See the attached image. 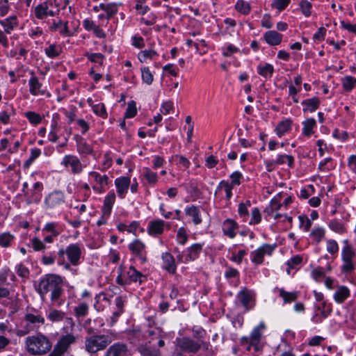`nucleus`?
<instances>
[{
	"mask_svg": "<svg viewBox=\"0 0 356 356\" xmlns=\"http://www.w3.org/2000/svg\"><path fill=\"white\" fill-rule=\"evenodd\" d=\"M36 291L42 298L51 292L50 299L51 303L59 307L64 303L62 296L64 293L63 279L56 274H47L40 278Z\"/></svg>",
	"mask_w": 356,
	"mask_h": 356,
	"instance_id": "f257e3e1",
	"label": "nucleus"
},
{
	"mask_svg": "<svg viewBox=\"0 0 356 356\" xmlns=\"http://www.w3.org/2000/svg\"><path fill=\"white\" fill-rule=\"evenodd\" d=\"M27 351L32 355H42L51 348V343L42 334L28 337L25 340Z\"/></svg>",
	"mask_w": 356,
	"mask_h": 356,
	"instance_id": "f03ea898",
	"label": "nucleus"
},
{
	"mask_svg": "<svg viewBox=\"0 0 356 356\" xmlns=\"http://www.w3.org/2000/svg\"><path fill=\"white\" fill-rule=\"evenodd\" d=\"M112 342V338L107 334H92L86 338L85 347L90 353L104 350Z\"/></svg>",
	"mask_w": 356,
	"mask_h": 356,
	"instance_id": "7ed1b4c3",
	"label": "nucleus"
},
{
	"mask_svg": "<svg viewBox=\"0 0 356 356\" xmlns=\"http://www.w3.org/2000/svg\"><path fill=\"white\" fill-rule=\"evenodd\" d=\"M176 341L177 350L181 351V353L177 352L179 356H181L182 353H197L201 348L200 341H196L188 337L178 338Z\"/></svg>",
	"mask_w": 356,
	"mask_h": 356,
	"instance_id": "20e7f679",
	"label": "nucleus"
},
{
	"mask_svg": "<svg viewBox=\"0 0 356 356\" xmlns=\"http://www.w3.org/2000/svg\"><path fill=\"white\" fill-rule=\"evenodd\" d=\"M75 341L76 337L72 334L61 336L49 356L63 355Z\"/></svg>",
	"mask_w": 356,
	"mask_h": 356,
	"instance_id": "39448f33",
	"label": "nucleus"
},
{
	"mask_svg": "<svg viewBox=\"0 0 356 356\" xmlns=\"http://www.w3.org/2000/svg\"><path fill=\"white\" fill-rule=\"evenodd\" d=\"M65 202L64 193L54 191L47 195L44 199V204L47 209H54L60 207Z\"/></svg>",
	"mask_w": 356,
	"mask_h": 356,
	"instance_id": "423d86ee",
	"label": "nucleus"
},
{
	"mask_svg": "<svg viewBox=\"0 0 356 356\" xmlns=\"http://www.w3.org/2000/svg\"><path fill=\"white\" fill-rule=\"evenodd\" d=\"M276 245L264 244L257 250L251 253V261L256 264H261L264 261L265 254L270 255L275 248Z\"/></svg>",
	"mask_w": 356,
	"mask_h": 356,
	"instance_id": "0eeeda50",
	"label": "nucleus"
},
{
	"mask_svg": "<svg viewBox=\"0 0 356 356\" xmlns=\"http://www.w3.org/2000/svg\"><path fill=\"white\" fill-rule=\"evenodd\" d=\"M148 341L152 343L156 348H163L165 345L164 337V332L159 327L149 330L147 331Z\"/></svg>",
	"mask_w": 356,
	"mask_h": 356,
	"instance_id": "6e6552de",
	"label": "nucleus"
},
{
	"mask_svg": "<svg viewBox=\"0 0 356 356\" xmlns=\"http://www.w3.org/2000/svg\"><path fill=\"white\" fill-rule=\"evenodd\" d=\"M128 346L122 342H117L111 345L106 351L105 356H129Z\"/></svg>",
	"mask_w": 356,
	"mask_h": 356,
	"instance_id": "1a4fd4ad",
	"label": "nucleus"
},
{
	"mask_svg": "<svg viewBox=\"0 0 356 356\" xmlns=\"http://www.w3.org/2000/svg\"><path fill=\"white\" fill-rule=\"evenodd\" d=\"M66 255L70 264L73 266H77L81 255V247L77 243L69 245L66 249Z\"/></svg>",
	"mask_w": 356,
	"mask_h": 356,
	"instance_id": "9d476101",
	"label": "nucleus"
},
{
	"mask_svg": "<svg viewBox=\"0 0 356 356\" xmlns=\"http://www.w3.org/2000/svg\"><path fill=\"white\" fill-rule=\"evenodd\" d=\"M61 164L67 168L70 166L73 174H79L82 171L83 167L80 160L74 155L64 156Z\"/></svg>",
	"mask_w": 356,
	"mask_h": 356,
	"instance_id": "9b49d317",
	"label": "nucleus"
},
{
	"mask_svg": "<svg viewBox=\"0 0 356 356\" xmlns=\"http://www.w3.org/2000/svg\"><path fill=\"white\" fill-rule=\"evenodd\" d=\"M202 244L195 243L186 250V254L185 255L184 261H183L184 256L182 255H179L177 258L179 261L184 262H187L188 261H194L199 257L200 252L202 250Z\"/></svg>",
	"mask_w": 356,
	"mask_h": 356,
	"instance_id": "f8f14e48",
	"label": "nucleus"
},
{
	"mask_svg": "<svg viewBox=\"0 0 356 356\" xmlns=\"http://www.w3.org/2000/svg\"><path fill=\"white\" fill-rule=\"evenodd\" d=\"M138 351L143 356H161V352L149 341L145 343L140 344L137 348Z\"/></svg>",
	"mask_w": 356,
	"mask_h": 356,
	"instance_id": "ddd939ff",
	"label": "nucleus"
},
{
	"mask_svg": "<svg viewBox=\"0 0 356 356\" xmlns=\"http://www.w3.org/2000/svg\"><path fill=\"white\" fill-rule=\"evenodd\" d=\"M30 74H31V77L29 81V92L34 96L39 94L42 95H44L46 91L41 89L42 84L39 81L38 77L35 76L33 71H31Z\"/></svg>",
	"mask_w": 356,
	"mask_h": 356,
	"instance_id": "4468645a",
	"label": "nucleus"
},
{
	"mask_svg": "<svg viewBox=\"0 0 356 356\" xmlns=\"http://www.w3.org/2000/svg\"><path fill=\"white\" fill-rule=\"evenodd\" d=\"M261 337L259 327H257L252 331L250 337H244L241 339V343H247L249 346H254L255 350H258V344Z\"/></svg>",
	"mask_w": 356,
	"mask_h": 356,
	"instance_id": "2eb2a0df",
	"label": "nucleus"
},
{
	"mask_svg": "<svg viewBox=\"0 0 356 356\" xmlns=\"http://www.w3.org/2000/svg\"><path fill=\"white\" fill-rule=\"evenodd\" d=\"M131 179L128 177H121L115 180L117 192L121 198L124 197L130 185Z\"/></svg>",
	"mask_w": 356,
	"mask_h": 356,
	"instance_id": "dca6fc26",
	"label": "nucleus"
},
{
	"mask_svg": "<svg viewBox=\"0 0 356 356\" xmlns=\"http://www.w3.org/2000/svg\"><path fill=\"white\" fill-rule=\"evenodd\" d=\"M129 284L131 282H138L140 284L147 279L146 276L140 271L137 270L134 266H131L127 272Z\"/></svg>",
	"mask_w": 356,
	"mask_h": 356,
	"instance_id": "f3484780",
	"label": "nucleus"
},
{
	"mask_svg": "<svg viewBox=\"0 0 356 356\" xmlns=\"http://www.w3.org/2000/svg\"><path fill=\"white\" fill-rule=\"evenodd\" d=\"M238 227V225L236 222H235L234 220L227 218L226 219L223 223H222V232L223 234L231 238H233L236 236V229H237Z\"/></svg>",
	"mask_w": 356,
	"mask_h": 356,
	"instance_id": "a211bd4d",
	"label": "nucleus"
},
{
	"mask_svg": "<svg viewBox=\"0 0 356 356\" xmlns=\"http://www.w3.org/2000/svg\"><path fill=\"white\" fill-rule=\"evenodd\" d=\"M161 257L163 262V268L168 273L175 274L177 267L174 257L169 252H164Z\"/></svg>",
	"mask_w": 356,
	"mask_h": 356,
	"instance_id": "6ab92c4d",
	"label": "nucleus"
},
{
	"mask_svg": "<svg viewBox=\"0 0 356 356\" xmlns=\"http://www.w3.org/2000/svg\"><path fill=\"white\" fill-rule=\"evenodd\" d=\"M115 202V194L113 191H110L104 197V205L102 209V212L104 213V216H110Z\"/></svg>",
	"mask_w": 356,
	"mask_h": 356,
	"instance_id": "aec40b11",
	"label": "nucleus"
},
{
	"mask_svg": "<svg viewBox=\"0 0 356 356\" xmlns=\"http://www.w3.org/2000/svg\"><path fill=\"white\" fill-rule=\"evenodd\" d=\"M264 40L270 46L280 44L282 40V35L276 31H268L263 35Z\"/></svg>",
	"mask_w": 356,
	"mask_h": 356,
	"instance_id": "412c9836",
	"label": "nucleus"
},
{
	"mask_svg": "<svg viewBox=\"0 0 356 356\" xmlns=\"http://www.w3.org/2000/svg\"><path fill=\"white\" fill-rule=\"evenodd\" d=\"M165 222L158 219L152 220L149 222L147 227V232L150 235L161 234L164 230Z\"/></svg>",
	"mask_w": 356,
	"mask_h": 356,
	"instance_id": "4be33fe9",
	"label": "nucleus"
},
{
	"mask_svg": "<svg viewBox=\"0 0 356 356\" xmlns=\"http://www.w3.org/2000/svg\"><path fill=\"white\" fill-rule=\"evenodd\" d=\"M302 105L304 106L303 112H314L320 105V99L318 97H314L310 99H307L303 100L301 102Z\"/></svg>",
	"mask_w": 356,
	"mask_h": 356,
	"instance_id": "5701e85b",
	"label": "nucleus"
},
{
	"mask_svg": "<svg viewBox=\"0 0 356 356\" xmlns=\"http://www.w3.org/2000/svg\"><path fill=\"white\" fill-rule=\"evenodd\" d=\"M126 302V298L122 296H118L115 298V304L116 310L113 312L112 322L116 321L117 318L124 312V306Z\"/></svg>",
	"mask_w": 356,
	"mask_h": 356,
	"instance_id": "b1692460",
	"label": "nucleus"
},
{
	"mask_svg": "<svg viewBox=\"0 0 356 356\" xmlns=\"http://www.w3.org/2000/svg\"><path fill=\"white\" fill-rule=\"evenodd\" d=\"M185 213L187 216L193 218V222L195 225H199L202 222V218L200 216V211L198 207L192 205L186 207Z\"/></svg>",
	"mask_w": 356,
	"mask_h": 356,
	"instance_id": "393cba45",
	"label": "nucleus"
},
{
	"mask_svg": "<svg viewBox=\"0 0 356 356\" xmlns=\"http://www.w3.org/2000/svg\"><path fill=\"white\" fill-rule=\"evenodd\" d=\"M15 236L9 232L0 234V246L3 248H8L15 243Z\"/></svg>",
	"mask_w": 356,
	"mask_h": 356,
	"instance_id": "a878e982",
	"label": "nucleus"
},
{
	"mask_svg": "<svg viewBox=\"0 0 356 356\" xmlns=\"http://www.w3.org/2000/svg\"><path fill=\"white\" fill-rule=\"evenodd\" d=\"M350 291L348 287L341 286L334 294V299L337 303H343L349 297Z\"/></svg>",
	"mask_w": 356,
	"mask_h": 356,
	"instance_id": "bb28decb",
	"label": "nucleus"
},
{
	"mask_svg": "<svg viewBox=\"0 0 356 356\" xmlns=\"http://www.w3.org/2000/svg\"><path fill=\"white\" fill-rule=\"evenodd\" d=\"M118 6H121V3H110L108 4H99L101 10H104L106 13L107 19H110L111 17L117 14Z\"/></svg>",
	"mask_w": 356,
	"mask_h": 356,
	"instance_id": "cd10ccee",
	"label": "nucleus"
},
{
	"mask_svg": "<svg viewBox=\"0 0 356 356\" xmlns=\"http://www.w3.org/2000/svg\"><path fill=\"white\" fill-rule=\"evenodd\" d=\"M257 72L265 79L270 78L274 72V67L269 63L260 64L257 66Z\"/></svg>",
	"mask_w": 356,
	"mask_h": 356,
	"instance_id": "c85d7f7f",
	"label": "nucleus"
},
{
	"mask_svg": "<svg viewBox=\"0 0 356 356\" xmlns=\"http://www.w3.org/2000/svg\"><path fill=\"white\" fill-rule=\"evenodd\" d=\"M279 296L283 299L284 303H290L295 301L298 297V292H288L284 289H278Z\"/></svg>",
	"mask_w": 356,
	"mask_h": 356,
	"instance_id": "c756f323",
	"label": "nucleus"
},
{
	"mask_svg": "<svg viewBox=\"0 0 356 356\" xmlns=\"http://www.w3.org/2000/svg\"><path fill=\"white\" fill-rule=\"evenodd\" d=\"M291 121L290 120H285L280 122L275 128V131L279 137H282L291 128Z\"/></svg>",
	"mask_w": 356,
	"mask_h": 356,
	"instance_id": "7c9ffc66",
	"label": "nucleus"
},
{
	"mask_svg": "<svg viewBox=\"0 0 356 356\" xmlns=\"http://www.w3.org/2000/svg\"><path fill=\"white\" fill-rule=\"evenodd\" d=\"M302 134L305 136H310L313 133V128L316 126V120L314 118H308L303 122Z\"/></svg>",
	"mask_w": 356,
	"mask_h": 356,
	"instance_id": "2f4dec72",
	"label": "nucleus"
},
{
	"mask_svg": "<svg viewBox=\"0 0 356 356\" xmlns=\"http://www.w3.org/2000/svg\"><path fill=\"white\" fill-rule=\"evenodd\" d=\"M341 84L345 91L350 92L356 86V78L351 76H346L341 79Z\"/></svg>",
	"mask_w": 356,
	"mask_h": 356,
	"instance_id": "473e14b6",
	"label": "nucleus"
},
{
	"mask_svg": "<svg viewBox=\"0 0 356 356\" xmlns=\"http://www.w3.org/2000/svg\"><path fill=\"white\" fill-rule=\"evenodd\" d=\"M222 188L225 189V192L226 193V199L227 200H229L232 196V191L233 188V186L231 184L228 183L227 181H225L224 180L221 181L216 188L215 195H216L217 193Z\"/></svg>",
	"mask_w": 356,
	"mask_h": 356,
	"instance_id": "72a5a7b5",
	"label": "nucleus"
},
{
	"mask_svg": "<svg viewBox=\"0 0 356 356\" xmlns=\"http://www.w3.org/2000/svg\"><path fill=\"white\" fill-rule=\"evenodd\" d=\"M145 248V245L138 239L134 240L132 243L129 245V249L132 254L136 255H140Z\"/></svg>",
	"mask_w": 356,
	"mask_h": 356,
	"instance_id": "f704fd0d",
	"label": "nucleus"
},
{
	"mask_svg": "<svg viewBox=\"0 0 356 356\" xmlns=\"http://www.w3.org/2000/svg\"><path fill=\"white\" fill-rule=\"evenodd\" d=\"M78 149L81 153L90 154L92 152V147L84 140V139L79 136H76Z\"/></svg>",
	"mask_w": 356,
	"mask_h": 356,
	"instance_id": "c9c22d12",
	"label": "nucleus"
},
{
	"mask_svg": "<svg viewBox=\"0 0 356 356\" xmlns=\"http://www.w3.org/2000/svg\"><path fill=\"white\" fill-rule=\"evenodd\" d=\"M89 307L86 302H81L74 307V312L75 316L79 318H83L88 314Z\"/></svg>",
	"mask_w": 356,
	"mask_h": 356,
	"instance_id": "e433bc0d",
	"label": "nucleus"
},
{
	"mask_svg": "<svg viewBox=\"0 0 356 356\" xmlns=\"http://www.w3.org/2000/svg\"><path fill=\"white\" fill-rule=\"evenodd\" d=\"M0 24L4 27V31L6 33L10 34L16 24V17L13 16L6 18L4 20L0 21Z\"/></svg>",
	"mask_w": 356,
	"mask_h": 356,
	"instance_id": "4c0bfd02",
	"label": "nucleus"
},
{
	"mask_svg": "<svg viewBox=\"0 0 356 356\" xmlns=\"http://www.w3.org/2000/svg\"><path fill=\"white\" fill-rule=\"evenodd\" d=\"M26 202L27 204L38 203L42 197V193L39 191H31V193H25Z\"/></svg>",
	"mask_w": 356,
	"mask_h": 356,
	"instance_id": "58836bf2",
	"label": "nucleus"
},
{
	"mask_svg": "<svg viewBox=\"0 0 356 356\" xmlns=\"http://www.w3.org/2000/svg\"><path fill=\"white\" fill-rule=\"evenodd\" d=\"M356 253L353 246H343L341 251V259L342 260H353L355 257Z\"/></svg>",
	"mask_w": 356,
	"mask_h": 356,
	"instance_id": "ea45409f",
	"label": "nucleus"
},
{
	"mask_svg": "<svg viewBox=\"0 0 356 356\" xmlns=\"http://www.w3.org/2000/svg\"><path fill=\"white\" fill-rule=\"evenodd\" d=\"M47 318L52 322L61 321L65 318V313L57 309H52L49 312Z\"/></svg>",
	"mask_w": 356,
	"mask_h": 356,
	"instance_id": "a19ab883",
	"label": "nucleus"
},
{
	"mask_svg": "<svg viewBox=\"0 0 356 356\" xmlns=\"http://www.w3.org/2000/svg\"><path fill=\"white\" fill-rule=\"evenodd\" d=\"M143 176L147 179L149 184H154L157 181V174L152 172L149 168H145L143 169Z\"/></svg>",
	"mask_w": 356,
	"mask_h": 356,
	"instance_id": "79ce46f5",
	"label": "nucleus"
},
{
	"mask_svg": "<svg viewBox=\"0 0 356 356\" xmlns=\"http://www.w3.org/2000/svg\"><path fill=\"white\" fill-rule=\"evenodd\" d=\"M46 55L50 58H56L61 53L60 48L58 47L56 44H52L49 47L44 49Z\"/></svg>",
	"mask_w": 356,
	"mask_h": 356,
	"instance_id": "37998d69",
	"label": "nucleus"
},
{
	"mask_svg": "<svg viewBox=\"0 0 356 356\" xmlns=\"http://www.w3.org/2000/svg\"><path fill=\"white\" fill-rule=\"evenodd\" d=\"M329 227L334 232L343 234L346 232L343 225L337 219H333L329 222Z\"/></svg>",
	"mask_w": 356,
	"mask_h": 356,
	"instance_id": "c03bdc74",
	"label": "nucleus"
},
{
	"mask_svg": "<svg viewBox=\"0 0 356 356\" xmlns=\"http://www.w3.org/2000/svg\"><path fill=\"white\" fill-rule=\"evenodd\" d=\"M24 115L30 123L35 125L40 124L42 121L40 115L33 111H27L24 113Z\"/></svg>",
	"mask_w": 356,
	"mask_h": 356,
	"instance_id": "a18cd8bd",
	"label": "nucleus"
},
{
	"mask_svg": "<svg viewBox=\"0 0 356 356\" xmlns=\"http://www.w3.org/2000/svg\"><path fill=\"white\" fill-rule=\"evenodd\" d=\"M35 15L39 19H42L47 16V6L46 3L40 4L35 8Z\"/></svg>",
	"mask_w": 356,
	"mask_h": 356,
	"instance_id": "49530a36",
	"label": "nucleus"
},
{
	"mask_svg": "<svg viewBox=\"0 0 356 356\" xmlns=\"http://www.w3.org/2000/svg\"><path fill=\"white\" fill-rule=\"evenodd\" d=\"M286 161L288 162V165L291 168L293 167V162H294V158L291 155H286V154H281L279 155L277 159L275 160V163L277 165H282L284 164Z\"/></svg>",
	"mask_w": 356,
	"mask_h": 356,
	"instance_id": "de8ad7c7",
	"label": "nucleus"
},
{
	"mask_svg": "<svg viewBox=\"0 0 356 356\" xmlns=\"http://www.w3.org/2000/svg\"><path fill=\"white\" fill-rule=\"evenodd\" d=\"M65 254H66L65 250L60 249L57 253V255L56 256V260L57 261L58 265H64L65 268L70 269V264L65 262Z\"/></svg>",
	"mask_w": 356,
	"mask_h": 356,
	"instance_id": "09e8293b",
	"label": "nucleus"
},
{
	"mask_svg": "<svg viewBox=\"0 0 356 356\" xmlns=\"http://www.w3.org/2000/svg\"><path fill=\"white\" fill-rule=\"evenodd\" d=\"M142 79L147 85L152 84L154 78L152 72H150L148 67H145L141 69Z\"/></svg>",
	"mask_w": 356,
	"mask_h": 356,
	"instance_id": "8fccbe9b",
	"label": "nucleus"
},
{
	"mask_svg": "<svg viewBox=\"0 0 356 356\" xmlns=\"http://www.w3.org/2000/svg\"><path fill=\"white\" fill-rule=\"evenodd\" d=\"M238 298L243 306L246 309H249V303L251 300L250 295L248 292L242 291L238 294Z\"/></svg>",
	"mask_w": 356,
	"mask_h": 356,
	"instance_id": "3c124183",
	"label": "nucleus"
},
{
	"mask_svg": "<svg viewBox=\"0 0 356 356\" xmlns=\"http://www.w3.org/2000/svg\"><path fill=\"white\" fill-rule=\"evenodd\" d=\"M310 236L318 243L325 236V229L323 227H316L312 231Z\"/></svg>",
	"mask_w": 356,
	"mask_h": 356,
	"instance_id": "603ef678",
	"label": "nucleus"
},
{
	"mask_svg": "<svg viewBox=\"0 0 356 356\" xmlns=\"http://www.w3.org/2000/svg\"><path fill=\"white\" fill-rule=\"evenodd\" d=\"M89 175L93 177L95 181L98 182L101 186L108 184V177L106 175L101 176L99 173L95 171L90 172Z\"/></svg>",
	"mask_w": 356,
	"mask_h": 356,
	"instance_id": "864d4df0",
	"label": "nucleus"
},
{
	"mask_svg": "<svg viewBox=\"0 0 356 356\" xmlns=\"http://www.w3.org/2000/svg\"><path fill=\"white\" fill-rule=\"evenodd\" d=\"M235 7L238 11L245 15L248 14L250 10L249 4L243 0H238Z\"/></svg>",
	"mask_w": 356,
	"mask_h": 356,
	"instance_id": "5fc2aeb1",
	"label": "nucleus"
},
{
	"mask_svg": "<svg viewBox=\"0 0 356 356\" xmlns=\"http://www.w3.org/2000/svg\"><path fill=\"white\" fill-rule=\"evenodd\" d=\"M137 113L136 103L134 101L128 103L127 111L124 114V118H134Z\"/></svg>",
	"mask_w": 356,
	"mask_h": 356,
	"instance_id": "6e6d98bb",
	"label": "nucleus"
},
{
	"mask_svg": "<svg viewBox=\"0 0 356 356\" xmlns=\"http://www.w3.org/2000/svg\"><path fill=\"white\" fill-rule=\"evenodd\" d=\"M25 320L30 323H44V318L40 315H34L32 314H28L25 316Z\"/></svg>",
	"mask_w": 356,
	"mask_h": 356,
	"instance_id": "4d7b16f0",
	"label": "nucleus"
},
{
	"mask_svg": "<svg viewBox=\"0 0 356 356\" xmlns=\"http://www.w3.org/2000/svg\"><path fill=\"white\" fill-rule=\"evenodd\" d=\"M312 6V3L307 0H302L300 3L301 11L306 17H309L311 15Z\"/></svg>",
	"mask_w": 356,
	"mask_h": 356,
	"instance_id": "13d9d810",
	"label": "nucleus"
},
{
	"mask_svg": "<svg viewBox=\"0 0 356 356\" xmlns=\"http://www.w3.org/2000/svg\"><path fill=\"white\" fill-rule=\"evenodd\" d=\"M326 249L330 254H334L339 251V245L335 240L329 239L326 243Z\"/></svg>",
	"mask_w": 356,
	"mask_h": 356,
	"instance_id": "bf43d9fd",
	"label": "nucleus"
},
{
	"mask_svg": "<svg viewBox=\"0 0 356 356\" xmlns=\"http://www.w3.org/2000/svg\"><path fill=\"white\" fill-rule=\"evenodd\" d=\"M302 261V257L300 255H296L291 258L290 260L287 261V265L289 268L287 269V273H290V268H295L296 266L299 265Z\"/></svg>",
	"mask_w": 356,
	"mask_h": 356,
	"instance_id": "052dcab7",
	"label": "nucleus"
},
{
	"mask_svg": "<svg viewBox=\"0 0 356 356\" xmlns=\"http://www.w3.org/2000/svg\"><path fill=\"white\" fill-rule=\"evenodd\" d=\"M177 242L181 245H184L186 243L188 240V235L184 227H180L178 229L177 234Z\"/></svg>",
	"mask_w": 356,
	"mask_h": 356,
	"instance_id": "680f3d73",
	"label": "nucleus"
},
{
	"mask_svg": "<svg viewBox=\"0 0 356 356\" xmlns=\"http://www.w3.org/2000/svg\"><path fill=\"white\" fill-rule=\"evenodd\" d=\"M154 55H156V52L154 50H144L138 54V57L140 62H145L147 58H152Z\"/></svg>",
	"mask_w": 356,
	"mask_h": 356,
	"instance_id": "e2e57ef3",
	"label": "nucleus"
},
{
	"mask_svg": "<svg viewBox=\"0 0 356 356\" xmlns=\"http://www.w3.org/2000/svg\"><path fill=\"white\" fill-rule=\"evenodd\" d=\"M93 111L96 115H97L103 118H107L106 110L104 104H99L95 105L93 106Z\"/></svg>",
	"mask_w": 356,
	"mask_h": 356,
	"instance_id": "0e129e2a",
	"label": "nucleus"
},
{
	"mask_svg": "<svg viewBox=\"0 0 356 356\" xmlns=\"http://www.w3.org/2000/svg\"><path fill=\"white\" fill-rule=\"evenodd\" d=\"M318 309L321 311L323 318H327L332 311L331 305H327L325 302H323L321 305L318 307Z\"/></svg>",
	"mask_w": 356,
	"mask_h": 356,
	"instance_id": "69168bd1",
	"label": "nucleus"
},
{
	"mask_svg": "<svg viewBox=\"0 0 356 356\" xmlns=\"http://www.w3.org/2000/svg\"><path fill=\"white\" fill-rule=\"evenodd\" d=\"M16 272L17 275L22 278H27L29 275V270L22 264H19L16 266Z\"/></svg>",
	"mask_w": 356,
	"mask_h": 356,
	"instance_id": "338daca9",
	"label": "nucleus"
},
{
	"mask_svg": "<svg viewBox=\"0 0 356 356\" xmlns=\"http://www.w3.org/2000/svg\"><path fill=\"white\" fill-rule=\"evenodd\" d=\"M31 243L32 247L35 251H42L47 248L44 243L37 237L33 238Z\"/></svg>",
	"mask_w": 356,
	"mask_h": 356,
	"instance_id": "774afa93",
	"label": "nucleus"
}]
</instances>
